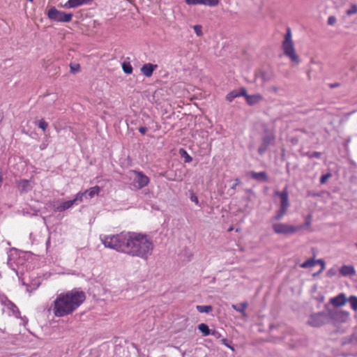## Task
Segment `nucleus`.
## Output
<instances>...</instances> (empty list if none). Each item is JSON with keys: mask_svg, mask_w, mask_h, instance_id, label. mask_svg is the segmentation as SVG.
<instances>
[{"mask_svg": "<svg viewBox=\"0 0 357 357\" xmlns=\"http://www.w3.org/2000/svg\"><path fill=\"white\" fill-rule=\"evenodd\" d=\"M70 72L72 73H77L80 71V66L78 63H70Z\"/></svg>", "mask_w": 357, "mask_h": 357, "instance_id": "obj_31", "label": "nucleus"}, {"mask_svg": "<svg viewBox=\"0 0 357 357\" xmlns=\"http://www.w3.org/2000/svg\"><path fill=\"white\" fill-rule=\"evenodd\" d=\"M272 227L275 234L280 235L293 234L303 229V226H294L287 223H275Z\"/></svg>", "mask_w": 357, "mask_h": 357, "instance_id": "obj_5", "label": "nucleus"}, {"mask_svg": "<svg viewBox=\"0 0 357 357\" xmlns=\"http://www.w3.org/2000/svg\"><path fill=\"white\" fill-rule=\"evenodd\" d=\"M250 176L252 178L258 181H266L268 180V176L265 172H250Z\"/></svg>", "mask_w": 357, "mask_h": 357, "instance_id": "obj_20", "label": "nucleus"}, {"mask_svg": "<svg viewBox=\"0 0 357 357\" xmlns=\"http://www.w3.org/2000/svg\"><path fill=\"white\" fill-rule=\"evenodd\" d=\"M196 309L199 313H209L213 310L211 305H197Z\"/></svg>", "mask_w": 357, "mask_h": 357, "instance_id": "obj_24", "label": "nucleus"}, {"mask_svg": "<svg viewBox=\"0 0 357 357\" xmlns=\"http://www.w3.org/2000/svg\"><path fill=\"white\" fill-rule=\"evenodd\" d=\"M347 302V298L343 293L339 294L337 296L330 299V303L334 307H342Z\"/></svg>", "mask_w": 357, "mask_h": 357, "instance_id": "obj_14", "label": "nucleus"}, {"mask_svg": "<svg viewBox=\"0 0 357 357\" xmlns=\"http://www.w3.org/2000/svg\"><path fill=\"white\" fill-rule=\"evenodd\" d=\"M193 29L195 32V33L197 34V36H202L203 33H202V27L201 25H199V24H197V25H195L193 26Z\"/></svg>", "mask_w": 357, "mask_h": 357, "instance_id": "obj_34", "label": "nucleus"}, {"mask_svg": "<svg viewBox=\"0 0 357 357\" xmlns=\"http://www.w3.org/2000/svg\"><path fill=\"white\" fill-rule=\"evenodd\" d=\"M321 153L317 152V151H314L309 155V157L319 158L321 157Z\"/></svg>", "mask_w": 357, "mask_h": 357, "instance_id": "obj_39", "label": "nucleus"}, {"mask_svg": "<svg viewBox=\"0 0 357 357\" xmlns=\"http://www.w3.org/2000/svg\"><path fill=\"white\" fill-rule=\"evenodd\" d=\"M336 18L334 16H330L328 18V24L333 26L336 23Z\"/></svg>", "mask_w": 357, "mask_h": 357, "instance_id": "obj_38", "label": "nucleus"}, {"mask_svg": "<svg viewBox=\"0 0 357 357\" xmlns=\"http://www.w3.org/2000/svg\"><path fill=\"white\" fill-rule=\"evenodd\" d=\"M328 321V317L324 312H317L310 316L307 324L312 327H320Z\"/></svg>", "mask_w": 357, "mask_h": 357, "instance_id": "obj_7", "label": "nucleus"}, {"mask_svg": "<svg viewBox=\"0 0 357 357\" xmlns=\"http://www.w3.org/2000/svg\"><path fill=\"white\" fill-rule=\"evenodd\" d=\"M246 95V89L245 88H241L239 90H234L227 95L226 99L229 102H231L234 98L240 96Z\"/></svg>", "mask_w": 357, "mask_h": 357, "instance_id": "obj_18", "label": "nucleus"}, {"mask_svg": "<svg viewBox=\"0 0 357 357\" xmlns=\"http://www.w3.org/2000/svg\"><path fill=\"white\" fill-rule=\"evenodd\" d=\"M347 302L351 304V307L354 311H357V296H351L347 298Z\"/></svg>", "mask_w": 357, "mask_h": 357, "instance_id": "obj_28", "label": "nucleus"}, {"mask_svg": "<svg viewBox=\"0 0 357 357\" xmlns=\"http://www.w3.org/2000/svg\"><path fill=\"white\" fill-rule=\"evenodd\" d=\"M319 264V266H321V264ZM320 271H321V269L320 270Z\"/></svg>", "mask_w": 357, "mask_h": 357, "instance_id": "obj_48", "label": "nucleus"}, {"mask_svg": "<svg viewBox=\"0 0 357 357\" xmlns=\"http://www.w3.org/2000/svg\"><path fill=\"white\" fill-rule=\"evenodd\" d=\"M317 264H321V271L325 268V263L322 259L315 260L314 259H310L306 260L305 262L301 264L300 266L303 268H310L315 266Z\"/></svg>", "mask_w": 357, "mask_h": 357, "instance_id": "obj_17", "label": "nucleus"}, {"mask_svg": "<svg viewBox=\"0 0 357 357\" xmlns=\"http://www.w3.org/2000/svg\"><path fill=\"white\" fill-rule=\"evenodd\" d=\"M100 241L105 248L144 260L152 255L154 249L152 238L142 232L122 231L117 234H100Z\"/></svg>", "mask_w": 357, "mask_h": 357, "instance_id": "obj_1", "label": "nucleus"}, {"mask_svg": "<svg viewBox=\"0 0 357 357\" xmlns=\"http://www.w3.org/2000/svg\"><path fill=\"white\" fill-rule=\"evenodd\" d=\"M38 126L41 128L43 131H45L47 126H48V124L44 120V119H41L40 120L38 123H37Z\"/></svg>", "mask_w": 357, "mask_h": 357, "instance_id": "obj_33", "label": "nucleus"}, {"mask_svg": "<svg viewBox=\"0 0 357 357\" xmlns=\"http://www.w3.org/2000/svg\"><path fill=\"white\" fill-rule=\"evenodd\" d=\"M241 183V181L239 178L235 179V184L232 187V188H235L237 185H239Z\"/></svg>", "mask_w": 357, "mask_h": 357, "instance_id": "obj_42", "label": "nucleus"}, {"mask_svg": "<svg viewBox=\"0 0 357 357\" xmlns=\"http://www.w3.org/2000/svg\"><path fill=\"white\" fill-rule=\"evenodd\" d=\"M282 49L284 54L288 57L291 62L299 64L301 59L296 54L294 41L292 40L291 31L289 28L287 29L282 44Z\"/></svg>", "mask_w": 357, "mask_h": 357, "instance_id": "obj_3", "label": "nucleus"}, {"mask_svg": "<svg viewBox=\"0 0 357 357\" xmlns=\"http://www.w3.org/2000/svg\"><path fill=\"white\" fill-rule=\"evenodd\" d=\"M130 179L132 180L131 186L132 189L140 190L146 186L150 180L142 172L131 170Z\"/></svg>", "mask_w": 357, "mask_h": 357, "instance_id": "obj_4", "label": "nucleus"}, {"mask_svg": "<svg viewBox=\"0 0 357 357\" xmlns=\"http://www.w3.org/2000/svg\"><path fill=\"white\" fill-rule=\"evenodd\" d=\"M16 187L21 194L27 193L32 190L34 181L28 179H20L16 181Z\"/></svg>", "mask_w": 357, "mask_h": 357, "instance_id": "obj_9", "label": "nucleus"}, {"mask_svg": "<svg viewBox=\"0 0 357 357\" xmlns=\"http://www.w3.org/2000/svg\"><path fill=\"white\" fill-rule=\"evenodd\" d=\"M191 160H192V158L190 157L189 155H188L185 159V162H190Z\"/></svg>", "mask_w": 357, "mask_h": 357, "instance_id": "obj_44", "label": "nucleus"}, {"mask_svg": "<svg viewBox=\"0 0 357 357\" xmlns=\"http://www.w3.org/2000/svg\"><path fill=\"white\" fill-rule=\"evenodd\" d=\"M339 86V84H338V83H336V84H331V88H334V87H336V86Z\"/></svg>", "mask_w": 357, "mask_h": 357, "instance_id": "obj_45", "label": "nucleus"}, {"mask_svg": "<svg viewBox=\"0 0 357 357\" xmlns=\"http://www.w3.org/2000/svg\"><path fill=\"white\" fill-rule=\"evenodd\" d=\"M100 191V188L96 185V186L92 187V188H89V190H86L85 192H86V195H87L89 198H93L96 195H98L99 194Z\"/></svg>", "mask_w": 357, "mask_h": 357, "instance_id": "obj_23", "label": "nucleus"}, {"mask_svg": "<svg viewBox=\"0 0 357 357\" xmlns=\"http://www.w3.org/2000/svg\"><path fill=\"white\" fill-rule=\"evenodd\" d=\"M122 68L126 74L130 75L132 73V67L129 63H123Z\"/></svg>", "mask_w": 357, "mask_h": 357, "instance_id": "obj_29", "label": "nucleus"}, {"mask_svg": "<svg viewBox=\"0 0 357 357\" xmlns=\"http://www.w3.org/2000/svg\"><path fill=\"white\" fill-rule=\"evenodd\" d=\"M222 344H224L225 346H227V347H229L231 349H232L227 343V340L226 339H222Z\"/></svg>", "mask_w": 357, "mask_h": 357, "instance_id": "obj_43", "label": "nucleus"}, {"mask_svg": "<svg viewBox=\"0 0 357 357\" xmlns=\"http://www.w3.org/2000/svg\"><path fill=\"white\" fill-rule=\"evenodd\" d=\"M92 0H68L65 3L63 7L66 8H75L82 5L86 4Z\"/></svg>", "mask_w": 357, "mask_h": 357, "instance_id": "obj_16", "label": "nucleus"}, {"mask_svg": "<svg viewBox=\"0 0 357 357\" xmlns=\"http://www.w3.org/2000/svg\"><path fill=\"white\" fill-rule=\"evenodd\" d=\"M210 335H212L215 338H219L221 337V335L220 334V333H218V331H211Z\"/></svg>", "mask_w": 357, "mask_h": 357, "instance_id": "obj_40", "label": "nucleus"}, {"mask_svg": "<svg viewBox=\"0 0 357 357\" xmlns=\"http://www.w3.org/2000/svg\"><path fill=\"white\" fill-rule=\"evenodd\" d=\"M329 316L335 322L345 323L349 320L350 313L347 311L340 310L330 312Z\"/></svg>", "mask_w": 357, "mask_h": 357, "instance_id": "obj_8", "label": "nucleus"}, {"mask_svg": "<svg viewBox=\"0 0 357 357\" xmlns=\"http://www.w3.org/2000/svg\"><path fill=\"white\" fill-rule=\"evenodd\" d=\"M273 135H267L263 138L262 143L259 147L258 152L260 155L264 154L268 149V146L274 142Z\"/></svg>", "mask_w": 357, "mask_h": 357, "instance_id": "obj_13", "label": "nucleus"}, {"mask_svg": "<svg viewBox=\"0 0 357 357\" xmlns=\"http://www.w3.org/2000/svg\"><path fill=\"white\" fill-rule=\"evenodd\" d=\"M198 329L202 333L204 336H207L211 334V330L206 324H200L198 325Z\"/></svg>", "mask_w": 357, "mask_h": 357, "instance_id": "obj_25", "label": "nucleus"}, {"mask_svg": "<svg viewBox=\"0 0 357 357\" xmlns=\"http://www.w3.org/2000/svg\"><path fill=\"white\" fill-rule=\"evenodd\" d=\"M243 96L245 98L248 104L250 105H253L259 102L263 98L262 96L260 94L248 95L246 93V95H243Z\"/></svg>", "mask_w": 357, "mask_h": 357, "instance_id": "obj_19", "label": "nucleus"}, {"mask_svg": "<svg viewBox=\"0 0 357 357\" xmlns=\"http://www.w3.org/2000/svg\"><path fill=\"white\" fill-rule=\"evenodd\" d=\"M185 2L190 6L204 5L214 7L218 5L220 0H185Z\"/></svg>", "mask_w": 357, "mask_h": 357, "instance_id": "obj_12", "label": "nucleus"}, {"mask_svg": "<svg viewBox=\"0 0 357 357\" xmlns=\"http://www.w3.org/2000/svg\"><path fill=\"white\" fill-rule=\"evenodd\" d=\"M346 13L347 15L350 16L354 14L357 13V5L356 4H352L351 6V8L348 10H347Z\"/></svg>", "mask_w": 357, "mask_h": 357, "instance_id": "obj_32", "label": "nucleus"}, {"mask_svg": "<svg viewBox=\"0 0 357 357\" xmlns=\"http://www.w3.org/2000/svg\"><path fill=\"white\" fill-rule=\"evenodd\" d=\"M13 310H16V311L18 312V310L15 305H13Z\"/></svg>", "mask_w": 357, "mask_h": 357, "instance_id": "obj_46", "label": "nucleus"}, {"mask_svg": "<svg viewBox=\"0 0 357 357\" xmlns=\"http://www.w3.org/2000/svg\"><path fill=\"white\" fill-rule=\"evenodd\" d=\"M288 210L284 208H280L276 212L275 215L273 217L274 220H280L287 213Z\"/></svg>", "mask_w": 357, "mask_h": 357, "instance_id": "obj_27", "label": "nucleus"}, {"mask_svg": "<svg viewBox=\"0 0 357 357\" xmlns=\"http://www.w3.org/2000/svg\"><path fill=\"white\" fill-rule=\"evenodd\" d=\"M75 204V201L69 200V201H63L61 202L60 200L54 201L52 204L54 210L58 212H63L70 208H71Z\"/></svg>", "mask_w": 357, "mask_h": 357, "instance_id": "obj_11", "label": "nucleus"}, {"mask_svg": "<svg viewBox=\"0 0 357 357\" xmlns=\"http://www.w3.org/2000/svg\"><path fill=\"white\" fill-rule=\"evenodd\" d=\"M288 210L284 208H280L276 212L275 215L273 217L274 220H280L287 213Z\"/></svg>", "mask_w": 357, "mask_h": 357, "instance_id": "obj_26", "label": "nucleus"}, {"mask_svg": "<svg viewBox=\"0 0 357 357\" xmlns=\"http://www.w3.org/2000/svg\"><path fill=\"white\" fill-rule=\"evenodd\" d=\"M190 199L192 202L195 203V204L200 206L197 196L192 191L190 192Z\"/></svg>", "mask_w": 357, "mask_h": 357, "instance_id": "obj_35", "label": "nucleus"}, {"mask_svg": "<svg viewBox=\"0 0 357 357\" xmlns=\"http://www.w3.org/2000/svg\"><path fill=\"white\" fill-rule=\"evenodd\" d=\"M275 195L280 197V208L289 209L290 206L289 199V192L287 188L282 191H275Z\"/></svg>", "mask_w": 357, "mask_h": 357, "instance_id": "obj_10", "label": "nucleus"}, {"mask_svg": "<svg viewBox=\"0 0 357 357\" xmlns=\"http://www.w3.org/2000/svg\"><path fill=\"white\" fill-rule=\"evenodd\" d=\"M312 215H308L305 218V222L303 225V229L306 227H309L311 225Z\"/></svg>", "mask_w": 357, "mask_h": 357, "instance_id": "obj_36", "label": "nucleus"}, {"mask_svg": "<svg viewBox=\"0 0 357 357\" xmlns=\"http://www.w3.org/2000/svg\"><path fill=\"white\" fill-rule=\"evenodd\" d=\"M49 19L59 22H69L72 20L73 14L58 10L55 7H52L47 12Z\"/></svg>", "mask_w": 357, "mask_h": 357, "instance_id": "obj_6", "label": "nucleus"}, {"mask_svg": "<svg viewBox=\"0 0 357 357\" xmlns=\"http://www.w3.org/2000/svg\"><path fill=\"white\" fill-rule=\"evenodd\" d=\"M354 246L357 248V242L354 244Z\"/></svg>", "mask_w": 357, "mask_h": 357, "instance_id": "obj_47", "label": "nucleus"}, {"mask_svg": "<svg viewBox=\"0 0 357 357\" xmlns=\"http://www.w3.org/2000/svg\"><path fill=\"white\" fill-rule=\"evenodd\" d=\"M158 66L150 63H145L141 68L142 73L146 77H150Z\"/></svg>", "mask_w": 357, "mask_h": 357, "instance_id": "obj_15", "label": "nucleus"}, {"mask_svg": "<svg viewBox=\"0 0 357 357\" xmlns=\"http://www.w3.org/2000/svg\"><path fill=\"white\" fill-rule=\"evenodd\" d=\"M86 192L85 191L84 192H78L76 195H75V199H72V201H75V204L77 202H82L83 201V197L84 196H86Z\"/></svg>", "mask_w": 357, "mask_h": 357, "instance_id": "obj_30", "label": "nucleus"}, {"mask_svg": "<svg viewBox=\"0 0 357 357\" xmlns=\"http://www.w3.org/2000/svg\"><path fill=\"white\" fill-rule=\"evenodd\" d=\"M330 177H331V174L330 173L323 175L320 178V183L321 184L325 183Z\"/></svg>", "mask_w": 357, "mask_h": 357, "instance_id": "obj_37", "label": "nucleus"}, {"mask_svg": "<svg viewBox=\"0 0 357 357\" xmlns=\"http://www.w3.org/2000/svg\"><path fill=\"white\" fill-rule=\"evenodd\" d=\"M147 131V128L146 127H140L139 128V132L142 134V135H145V133Z\"/></svg>", "mask_w": 357, "mask_h": 357, "instance_id": "obj_41", "label": "nucleus"}, {"mask_svg": "<svg viewBox=\"0 0 357 357\" xmlns=\"http://www.w3.org/2000/svg\"><path fill=\"white\" fill-rule=\"evenodd\" d=\"M342 275H352L355 274V269L352 266H342L340 270Z\"/></svg>", "mask_w": 357, "mask_h": 357, "instance_id": "obj_22", "label": "nucleus"}, {"mask_svg": "<svg viewBox=\"0 0 357 357\" xmlns=\"http://www.w3.org/2000/svg\"><path fill=\"white\" fill-rule=\"evenodd\" d=\"M85 299V294L75 289L57 295L51 310L55 317H63L75 311Z\"/></svg>", "mask_w": 357, "mask_h": 357, "instance_id": "obj_2", "label": "nucleus"}, {"mask_svg": "<svg viewBox=\"0 0 357 357\" xmlns=\"http://www.w3.org/2000/svg\"><path fill=\"white\" fill-rule=\"evenodd\" d=\"M248 305V303L247 302H243L240 303L239 305H232L231 307L234 310L241 312L243 317H246L247 314L245 313V310L247 308Z\"/></svg>", "mask_w": 357, "mask_h": 357, "instance_id": "obj_21", "label": "nucleus"}]
</instances>
